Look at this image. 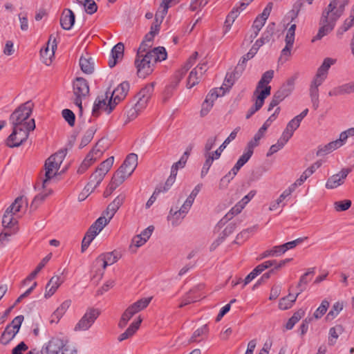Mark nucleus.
I'll return each instance as SVG.
<instances>
[{
  "mask_svg": "<svg viewBox=\"0 0 354 354\" xmlns=\"http://www.w3.org/2000/svg\"><path fill=\"white\" fill-rule=\"evenodd\" d=\"M33 106L34 104L31 101H27L18 106L10 115V121L12 125V132L6 141L8 147L20 146L26 141L30 132L35 129V120H28Z\"/></svg>",
  "mask_w": 354,
  "mask_h": 354,
  "instance_id": "f257e3e1",
  "label": "nucleus"
},
{
  "mask_svg": "<svg viewBox=\"0 0 354 354\" xmlns=\"http://www.w3.org/2000/svg\"><path fill=\"white\" fill-rule=\"evenodd\" d=\"M349 0H331L327 8L323 10L319 21L320 27L312 41L321 39L335 28L336 22L343 15Z\"/></svg>",
  "mask_w": 354,
  "mask_h": 354,
  "instance_id": "f03ea898",
  "label": "nucleus"
},
{
  "mask_svg": "<svg viewBox=\"0 0 354 354\" xmlns=\"http://www.w3.org/2000/svg\"><path fill=\"white\" fill-rule=\"evenodd\" d=\"M155 62L152 59L151 53L136 55L135 66L137 68V75L139 77L145 78L153 71Z\"/></svg>",
  "mask_w": 354,
  "mask_h": 354,
  "instance_id": "7ed1b4c3",
  "label": "nucleus"
},
{
  "mask_svg": "<svg viewBox=\"0 0 354 354\" xmlns=\"http://www.w3.org/2000/svg\"><path fill=\"white\" fill-rule=\"evenodd\" d=\"M73 94L75 95L74 104L82 112V100L89 95L88 83L83 77H77L73 83Z\"/></svg>",
  "mask_w": 354,
  "mask_h": 354,
  "instance_id": "20e7f679",
  "label": "nucleus"
},
{
  "mask_svg": "<svg viewBox=\"0 0 354 354\" xmlns=\"http://www.w3.org/2000/svg\"><path fill=\"white\" fill-rule=\"evenodd\" d=\"M151 297L142 298L129 306L122 315L118 323L120 328H124L131 318L137 313L145 308L150 303Z\"/></svg>",
  "mask_w": 354,
  "mask_h": 354,
  "instance_id": "39448f33",
  "label": "nucleus"
},
{
  "mask_svg": "<svg viewBox=\"0 0 354 354\" xmlns=\"http://www.w3.org/2000/svg\"><path fill=\"white\" fill-rule=\"evenodd\" d=\"M100 315V310L95 308H89L75 325V330H87L94 324Z\"/></svg>",
  "mask_w": 354,
  "mask_h": 354,
  "instance_id": "423d86ee",
  "label": "nucleus"
},
{
  "mask_svg": "<svg viewBox=\"0 0 354 354\" xmlns=\"http://www.w3.org/2000/svg\"><path fill=\"white\" fill-rule=\"evenodd\" d=\"M109 98V95L107 93H105L104 96H98L94 102L92 115L95 117H98L100 113V111H104L108 114H109L115 108V105L110 98L106 102Z\"/></svg>",
  "mask_w": 354,
  "mask_h": 354,
  "instance_id": "0eeeda50",
  "label": "nucleus"
},
{
  "mask_svg": "<svg viewBox=\"0 0 354 354\" xmlns=\"http://www.w3.org/2000/svg\"><path fill=\"white\" fill-rule=\"evenodd\" d=\"M122 255L120 252L113 250L111 252H106L100 255L95 261V264L97 266L102 267L105 270L108 266L112 265L117 262Z\"/></svg>",
  "mask_w": 354,
  "mask_h": 354,
  "instance_id": "6e6552de",
  "label": "nucleus"
},
{
  "mask_svg": "<svg viewBox=\"0 0 354 354\" xmlns=\"http://www.w3.org/2000/svg\"><path fill=\"white\" fill-rule=\"evenodd\" d=\"M65 272L66 270L64 269L62 272H59V274L53 276L49 280L46 286V291L44 294V297L46 298H49L53 296L58 288L61 286V284L64 283L65 281V277L63 275Z\"/></svg>",
  "mask_w": 354,
  "mask_h": 354,
  "instance_id": "1a4fd4ad",
  "label": "nucleus"
},
{
  "mask_svg": "<svg viewBox=\"0 0 354 354\" xmlns=\"http://www.w3.org/2000/svg\"><path fill=\"white\" fill-rule=\"evenodd\" d=\"M270 91L271 86H268L261 90V93L258 95L253 94V96L255 97V103L248 111V113L245 115L247 119H249L253 114H254L263 106L265 99L270 94Z\"/></svg>",
  "mask_w": 354,
  "mask_h": 354,
  "instance_id": "9d476101",
  "label": "nucleus"
},
{
  "mask_svg": "<svg viewBox=\"0 0 354 354\" xmlns=\"http://www.w3.org/2000/svg\"><path fill=\"white\" fill-rule=\"evenodd\" d=\"M351 171L352 169L351 168H344L339 173L331 176L326 181V187L332 189L342 185Z\"/></svg>",
  "mask_w": 354,
  "mask_h": 354,
  "instance_id": "9b49d317",
  "label": "nucleus"
},
{
  "mask_svg": "<svg viewBox=\"0 0 354 354\" xmlns=\"http://www.w3.org/2000/svg\"><path fill=\"white\" fill-rule=\"evenodd\" d=\"M64 347L62 340L58 338L51 339L41 349V354H59Z\"/></svg>",
  "mask_w": 354,
  "mask_h": 354,
  "instance_id": "f8f14e48",
  "label": "nucleus"
},
{
  "mask_svg": "<svg viewBox=\"0 0 354 354\" xmlns=\"http://www.w3.org/2000/svg\"><path fill=\"white\" fill-rule=\"evenodd\" d=\"M57 48L56 39L50 35L47 44V47L44 49H41L40 54L43 58V62L48 66L51 63V57L54 55L55 50Z\"/></svg>",
  "mask_w": 354,
  "mask_h": 354,
  "instance_id": "ddd939ff",
  "label": "nucleus"
},
{
  "mask_svg": "<svg viewBox=\"0 0 354 354\" xmlns=\"http://www.w3.org/2000/svg\"><path fill=\"white\" fill-rule=\"evenodd\" d=\"M53 158H48L45 162V178L42 181V187L45 188L50 180L54 177L58 169H59V165H55V162L53 161Z\"/></svg>",
  "mask_w": 354,
  "mask_h": 354,
  "instance_id": "4468645a",
  "label": "nucleus"
},
{
  "mask_svg": "<svg viewBox=\"0 0 354 354\" xmlns=\"http://www.w3.org/2000/svg\"><path fill=\"white\" fill-rule=\"evenodd\" d=\"M129 90V84L127 82H123L113 91L110 98L115 106L126 97Z\"/></svg>",
  "mask_w": 354,
  "mask_h": 354,
  "instance_id": "2eb2a0df",
  "label": "nucleus"
},
{
  "mask_svg": "<svg viewBox=\"0 0 354 354\" xmlns=\"http://www.w3.org/2000/svg\"><path fill=\"white\" fill-rule=\"evenodd\" d=\"M272 7V3H268L262 13L256 17L252 26V30H255L259 32L261 30L270 14Z\"/></svg>",
  "mask_w": 354,
  "mask_h": 354,
  "instance_id": "dca6fc26",
  "label": "nucleus"
},
{
  "mask_svg": "<svg viewBox=\"0 0 354 354\" xmlns=\"http://www.w3.org/2000/svg\"><path fill=\"white\" fill-rule=\"evenodd\" d=\"M75 15L69 8H65L60 17V25L64 30H69L74 25Z\"/></svg>",
  "mask_w": 354,
  "mask_h": 354,
  "instance_id": "f3484780",
  "label": "nucleus"
},
{
  "mask_svg": "<svg viewBox=\"0 0 354 354\" xmlns=\"http://www.w3.org/2000/svg\"><path fill=\"white\" fill-rule=\"evenodd\" d=\"M124 198L125 196L124 195L118 196L113 201L108 205L106 209L103 212V215L111 221L120 207L122 205Z\"/></svg>",
  "mask_w": 354,
  "mask_h": 354,
  "instance_id": "a211bd4d",
  "label": "nucleus"
},
{
  "mask_svg": "<svg viewBox=\"0 0 354 354\" xmlns=\"http://www.w3.org/2000/svg\"><path fill=\"white\" fill-rule=\"evenodd\" d=\"M138 165V156L136 153L129 154L124 160L122 165L119 167L122 171L129 174L130 176L132 174Z\"/></svg>",
  "mask_w": 354,
  "mask_h": 354,
  "instance_id": "6ab92c4d",
  "label": "nucleus"
},
{
  "mask_svg": "<svg viewBox=\"0 0 354 354\" xmlns=\"http://www.w3.org/2000/svg\"><path fill=\"white\" fill-rule=\"evenodd\" d=\"M130 175L125 171H122V169L118 168L115 171L112 179L109 185V189L111 192H113L118 186H120L127 178Z\"/></svg>",
  "mask_w": 354,
  "mask_h": 354,
  "instance_id": "aec40b11",
  "label": "nucleus"
},
{
  "mask_svg": "<svg viewBox=\"0 0 354 354\" xmlns=\"http://www.w3.org/2000/svg\"><path fill=\"white\" fill-rule=\"evenodd\" d=\"M336 60L330 57L324 59L322 64L317 69L315 78L324 81L327 77L328 71L331 65L335 63Z\"/></svg>",
  "mask_w": 354,
  "mask_h": 354,
  "instance_id": "412c9836",
  "label": "nucleus"
},
{
  "mask_svg": "<svg viewBox=\"0 0 354 354\" xmlns=\"http://www.w3.org/2000/svg\"><path fill=\"white\" fill-rule=\"evenodd\" d=\"M124 46L122 42L118 43L111 50V58L109 60V66L113 68L118 59L123 57Z\"/></svg>",
  "mask_w": 354,
  "mask_h": 354,
  "instance_id": "4be33fe9",
  "label": "nucleus"
},
{
  "mask_svg": "<svg viewBox=\"0 0 354 354\" xmlns=\"http://www.w3.org/2000/svg\"><path fill=\"white\" fill-rule=\"evenodd\" d=\"M142 322V319L140 316H139L137 320L133 322L128 327V328L119 335L118 338V341L122 342L133 336L138 330Z\"/></svg>",
  "mask_w": 354,
  "mask_h": 354,
  "instance_id": "5701e85b",
  "label": "nucleus"
},
{
  "mask_svg": "<svg viewBox=\"0 0 354 354\" xmlns=\"http://www.w3.org/2000/svg\"><path fill=\"white\" fill-rule=\"evenodd\" d=\"M274 77V71L269 70L265 72L262 76L261 80L257 84L255 91H254V95H258L261 93V90L264 89L269 86L268 84L272 81Z\"/></svg>",
  "mask_w": 354,
  "mask_h": 354,
  "instance_id": "b1692460",
  "label": "nucleus"
},
{
  "mask_svg": "<svg viewBox=\"0 0 354 354\" xmlns=\"http://www.w3.org/2000/svg\"><path fill=\"white\" fill-rule=\"evenodd\" d=\"M183 205L180 208L179 210L174 211L173 209H171L169 211V214L167 216V219L171 223V225L173 226H177L178 225L185 215L188 213L189 209H187L186 212H183Z\"/></svg>",
  "mask_w": 354,
  "mask_h": 354,
  "instance_id": "393cba45",
  "label": "nucleus"
},
{
  "mask_svg": "<svg viewBox=\"0 0 354 354\" xmlns=\"http://www.w3.org/2000/svg\"><path fill=\"white\" fill-rule=\"evenodd\" d=\"M198 288L190 290L183 298L179 305L180 308H183L191 303L196 302L200 299L201 296L198 293Z\"/></svg>",
  "mask_w": 354,
  "mask_h": 354,
  "instance_id": "a878e982",
  "label": "nucleus"
},
{
  "mask_svg": "<svg viewBox=\"0 0 354 354\" xmlns=\"http://www.w3.org/2000/svg\"><path fill=\"white\" fill-rule=\"evenodd\" d=\"M315 268H310L308 272L304 273L301 277L297 284L298 294H301L303 291L306 289L307 284L312 279V275H313Z\"/></svg>",
  "mask_w": 354,
  "mask_h": 354,
  "instance_id": "bb28decb",
  "label": "nucleus"
},
{
  "mask_svg": "<svg viewBox=\"0 0 354 354\" xmlns=\"http://www.w3.org/2000/svg\"><path fill=\"white\" fill-rule=\"evenodd\" d=\"M203 187V184H198L194 189L192 191L189 196L187 198L186 201L183 204V212H186L187 209H190L191 207L193 205V203L195 200V198L200 192L201 188Z\"/></svg>",
  "mask_w": 354,
  "mask_h": 354,
  "instance_id": "cd10ccee",
  "label": "nucleus"
},
{
  "mask_svg": "<svg viewBox=\"0 0 354 354\" xmlns=\"http://www.w3.org/2000/svg\"><path fill=\"white\" fill-rule=\"evenodd\" d=\"M12 213L6 209L2 218V225L3 228L7 230L17 229L15 225L17 223V221L14 218Z\"/></svg>",
  "mask_w": 354,
  "mask_h": 354,
  "instance_id": "c85d7f7f",
  "label": "nucleus"
},
{
  "mask_svg": "<svg viewBox=\"0 0 354 354\" xmlns=\"http://www.w3.org/2000/svg\"><path fill=\"white\" fill-rule=\"evenodd\" d=\"M299 295V294H298V292H297L295 295L289 293L287 296L281 298L279 302V308L281 310H287L290 308L296 301Z\"/></svg>",
  "mask_w": 354,
  "mask_h": 354,
  "instance_id": "c756f323",
  "label": "nucleus"
},
{
  "mask_svg": "<svg viewBox=\"0 0 354 354\" xmlns=\"http://www.w3.org/2000/svg\"><path fill=\"white\" fill-rule=\"evenodd\" d=\"M14 328H11V326L7 325L4 331L2 333L0 337V343L6 345L8 344L17 334Z\"/></svg>",
  "mask_w": 354,
  "mask_h": 354,
  "instance_id": "7c9ffc66",
  "label": "nucleus"
},
{
  "mask_svg": "<svg viewBox=\"0 0 354 354\" xmlns=\"http://www.w3.org/2000/svg\"><path fill=\"white\" fill-rule=\"evenodd\" d=\"M92 58L91 57H83L82 56L80 59V66L81 70L86 74H91L94 71L93 63L91 62Z\"/></svg>",
  "mask_w": 354,
  "mask_h": 354,
  "instance_id": "2f4dec72",
  "label": "nucleus"
},
{
  "mask_svg": "<svg viewBox=\"0 0 354 354\" xmlns=\"http://www.w3.org/2000/svg\"><path fill=\"white\" fill-rule=\"evenodd\" d=\"M239 14L240 12L238 8H233L227 15L223 26L224 33H227L230 30L234 21Z\"/></svg>",
  "mask_w": 354,
  "mask_h": 354,
  "instance_id": "473e14b6",
  "label": "nucleus"
},
{
  "mask_svg": "<svg viewBox=\"0 0 354 354\" xmlns=\"http://www.w3.org/2000/svg\"><path fill=\"white\" fill-rule=\"evenodd\" d=\"M96 131L97 128L95 126H92L84 132L79 146L80 149L86 147L92 140Z\"/></svg>",
  "mask_w": 354,
  "mask_h": 354,
  "instance_id": "72a5a7b5",
  "label": "nucleus"
},
{
  "mask_svg": "<svg viewBox=\"0 0 354 354\" xmlns=\"http://www.w3.org/2000/svg\"><path fill=\"white\" fill-rule=\"evenodd\" d=\"M299 127L297 124V122H295L294 120H291L287 124L285 130L283 131L281 138L284 141H288L290 138L292 136L294 131Z\"/></svg>",
  "mask_w": 354,
  "mask_h": 354,
  "instance_id": "f704fd0d",
  "label": "nucleus"
},
{
  "mask_svg": "<svg viewBox=\"0 0 354 354\" xmlns=\"http://www.w3.org/2000/svg\"><path fill=\"white\" fill-rule=\"evenodd\" d=\"M254 152V150L249 148V147H246L245 151L242 154V156L239 158L236 163L234 167H236V169H240L251 158Z\"/></svg>",
  "mask_w": 354,
  "mask_h": 354,
  "instance_id": "c9c22d12",
  "label": "nucleus"
},
{
  "mask_svg": "<svg viewBox=\"0 0 354 354\" xmlns=\"http://www.w3.org/2000/svg\"><path fill=\"white\" fill-rule=\"evenodd\" d=\"M149 53H151L152 59H153L155 63L167 59V52L164 47L154 48L151 51H149Z\"/></svg>",
  "mask_w": 354,
  "mask_h": 354,
  "instance_id": "e433bc0d",
  "label": "nucleus"
},
{
  "mask_svg": "<svg viewBox=\"0 0 354 354\" xmlns=\"http://www.w3.org/2000/svg\"><path fill=\"white\" fill-rule=\"evenodd\" d=\"M24 203L27 205L26 198L24 196H19L6 209L15 215L17 212H19L21 210L22 205Z\"/></svg>",
  "mask_w": 354,
  "mask_h": 354,
  "instance_id": "4c0bfd02",
  "label": "nucleus"
},
{
  "mask_svg": "<svg viewBox=\"0 0 354 354\" xmlns=\"http://www.w3.org/2000/svg\"><path fill=\"white\" fill-rule=\"evenodd\" d=\"M154 89V83L147 84L142 88L140 91L137 94L136 97H142L147 101L151 98Z\"/></svg>",
  "mask_w": 354,
  "mask_h": 354,
  "instance_id": "58836bf2",
  "label": "nucleus"
},
{
  "mask_svg": "<svg viewBox=\"0 0 354 354\" xmlns=\"http://www.w3.org/2000/svg\"><path fill=\"white\" fill-rule=\"evenodd\" d=\"M205 161L203 165L201 172V178L205 177L209 170L210 167L212 166L213 161L214 160H217V158H214V156L212 153H204Z\"/></svg>",
  "mask_w": 354,
  "mask_h": 354,
  "instance_id": "ea45409f",
  "label": "nucleus"
},
{
  "mask_svg": "<svg viewBox=\"0 0 354 354\" xmlns=\"http://www.w3.org/2000/svg\"><path fill=\"white\" fill-rule=\"evenodd\" d=\"M343 328L341 325H337L335 327H332L329 330L328 344L330 345H334L336 342V339L339 337V333H342Z\"/></svg>",
  "mask_w": 354,
  "mask_h": 354,
  "instance_id": "a19ab883",
  "label": "nucleus"
},
{
  "mask_svg": "<svg viewBox=\"0 0 354 354\" xmlns=\"http://www.w3.org/2000/svg\"><path fill=\"white\" fill-rule=\"evenodd\" d=\"M114 162V157L111 156L108 158L106 160L100 163L98 167L96 169L100 173L104 174V176L111 168Z\"/></svg>",
  "mask_w": 354,
  "mask_h": 354,
  "instance_id": "79ce46f5",
  "label": "nucleus"
},
{
  "mask_svg": "<svg viewBox=\"0 0 354 354\" xmlns=\"http://www.w3.org/2000/svg\"><path fill=\"white\" fill-rule=\"evenodd\" d=\"M201 75L198 73V68H194L189 73L187 79V87L192 88L198 84Z\"/></svg>",
  "mask_w": 354,
  "mask_h": 354,
  "instance_id": "37998d69",
  "label": "nucleus"
},
{
  "mask_svg": "<svg viewBox=\"0 0 354 354\" xmlns=\"http://www.w3.org/2000/svg\"><path fill=\"white\" fill-rule=\"evenodd\" d=\"M324 82L322 80H318L314 77L311 82L310 86V99L319 98V86L322 85Z\"/></svg>",
  "mask_w": 354,
  "mask_h": 354,
  "instance_id": "c03bdc74",
  "label": "nucleus"
},
{
  "mask_svg": "<svg viewBox=\"0 0 354 354\" xmlns=\"http://www.w3.org/2000/svg\"><path fill=\"white\" fill-rule=\"evenodd\" d=\"M241 75H237L236 71L234 70L233 72L229 73H227L223 86L220 88V89H223V86L226 87V89H229L232 87V86L234 84L235 81L240 77Z\"/></svg>",
  "mask_w": 354,
  "mask_h": 354,
  "instance_id": "a18cd8bd",
  "label": "nucleus"
},
{
  "mask_svg": "<svg viewBox=\"0 0 354 354\" xmlns=\"http://www.w3.org/2000/svg\"><path fill=\"white\" fill-rule=\"evenodd\" d=\"M354 93V82L343 84L335 88V95H344Z\"/></svg>",
  "mask_w": 354,
  "mask_h": 354,
  "instance_id": "49530a36",
  "label": "nucleus"
},
{
  "mask_svg": "<svg viewBox=\"0 0 354 354\" xmlns=\"http://www.w3.org/2000/svg\"><path fill=\"white\" fill-rule=\"evenodd\" d=\"M282 250L281 249V245L274 246L270 250H267L264 251L260 256L259 259H262L268 257H278L283 254Z\"/></svg>",
  "mask_w": 354,
  "mask_h": 354,
  "instance_id": "de8ad7c7",
  "label": "nucleus"
},
{
  "mask_svg": "<svg viewBox=\"0 0 354 354\" xmlns=\"http://www.w3.org/2000/svg\"><path fill=\"white\" fill-rule=\"evenodd\" d=\"M353 25H354V16H353V15H351V16L344 21L343 24L337 30V35H343L345 32H346L348 30H349Z\"/></svg>",
  "mask_w": 354,
  "mask_h": 354,
  "instance_id": "09e8293b",
  "label": "nucleus"
},
{
  "mask_svg": "<svg viewBox=\"0 0 354 354\" xmlns=\"http://www.w3.org/2000/svg\"><path fill=\"white\" fill-rule=\"evenodd\" d=\"M266 130L261 127L259 131L255 133L252 140H251L247 145L249 148L254 150V147L259 145V142L264 136Z\"/></svg>",
  "mask_w": 354,
  "mask_h": 354,
  "instance_id": "8fccbe9b",
  "label": "nucleus"
},
{
  "mask_svg": "<svg viewBox=\"0 0 354 354\" xmlns=\"http://www.w3.org/2000/svg\"><path fill=\"white\" fill-rule=\"evenodd\" d=\"M306 239H307V237L298 238L294 241L287 242L284 244L280 245L281 249L282 250V252L284 254L288 250L293 249L299 244L303 243V241Z\"/></svg>",
  "mask_w": 354,
  "mask_h": 354,
  "instance_id": "3c124183",
  "label": "nucleus"
},
{
  "mask_svg": "<svg viewBox=\"0 0 354 354\" xmlns=\"http://www.w3.org/2000/svg\"><path fill=\"white\" fill-rule=\"evenodd\" d=\"M100 141L96 143L95 147L86 155L87 157L91 158V160L95 162L97 159L101 157L103 154V149L99 146Z\"/></svg>",
  "mask_w": 354,
  "mask_h": 354,
  "instance_id": "603ef678",
  "label": "nucleus"
},
{
  "mask_svg": "<svg viewBox=\"0 0 354 354\" xmlns=\"http://www.w3.org/2000/svg\"><path fill=\"white\" fill-rule=\"evenodd\" d=\"M164 18H161V13L160 12V10H158L155 15V21L151 26L150 31L156 35L159 32L160 24L162 22Z\"/></svg>",
  "mask_w": 354,
  "mask_h": 354,
  "instance_id": "864d4df0",
  "label": "nucleus"
},
{
  "mask_svg": "<svg viewBox=\"0 0 354 354\" xmlns=\"http://www.w3.org/2000/svg\"><path fill=\"white\" fill-rule=\"evenodd\" d=\"M329 307V302L324 299L322 301L321 305L317 308L313 314L315 319L321 318L326 312Z\"/></svg>",
  "mask_w": 354,
  "mask_h": 354,
  "instance_id": "5fc2aeb1",
  "label": "nucleus"
},
{
  "mask_svg": "<svg viewBox=\"0 0 354 354\" xmlns=\"http://www.w3.org/2000/svg\"><path fill=\"white\" fill-rule=\"evenodd\" d=\"M104 176V174L95 170V172L91 174L88 183L96 188L103 180Z\"/></svg>",
  "mask_w": 354,
  "mask_h": 354,
  "instance_id": "6e6d98bb",
  "label": "nucleus"
},
{
  "mask_svg": "<svg viewBox=\"0 0 354 354\" xmlns=\"http://www.w3.org/2000/svg\"><path fill=\"white\" fill-rule=\"evenodd\" d=\"M207 326L204 325L202 327L196 330L189 340V343L198 342L200 340L198 339L199 337L207 333Z\"/></svg>",
  "mask_w": 354,
  "mask_h": 354,
  "instance_id": "4d7b16f0",
  "label": "nucleus"
},
{
  "mask_svg": "<svg viewBox=\"0 0 354 354\" xmlns=\"http://www.w3.org/2000/svg\"><path fill=\"white\" fill-rule=\"evenodd\" d=\"M63 118L71 127H73L75 122V115L73 112L68 109H65L62 112Z\"/></svg>",
  "mask_w": 354,
  "mask_h": 354,
  "instance_id": "13d9d810",
  "label": "nucleus"
},
{
  "mask_svg": "<svg viewBox=\"0 0 354 354\" xmlns=\"http://www.w3.org/2000/svg\"><path fill=\"white\" fill-rule=\"evenodd\" d=\"M287 141H284L283 139H282L281 137L278 140L277 142L274 145H272L267 153V156H270L271 155L274 154V153L279 151L283 147V146L287 143Z\"/></svg>",
  "mask_w": 354,
  "mask_h": 354,
  "instance_id": "bf43d9fd",
  "label": "nucleus"
},
{
  "mask_svg": "<svg viewBox=\"0 0 354 354\" xmlns=\"http://www.w3.org/2000/svg\"><path fill=\"white\" fill-rule=\"evenodd\" d=\"M351 206V201L350 200H344L336 201L334 203L335 209L337 212H343L349 209Z\"/></svg>",
  "mask_w": 354,
  "mask_h": 354,
  "instance_id": "052dcab7",
  "label": "nucleus"
},
{
  "mask_svg": "<svg viewBox=\"0 0 354 354\" xmlns=\"http://www.w3.org/2000/svg\"><path fill=\"white\" fill-rule=\"evenodd\" d=\"M95 189V187H94L93 186L91 185V184H89L88 183L87 185L84 187L82 192L79 194L78 201H84L93 192Z\"/></svg>",
  "mask_w": 354,
  "mask_h": 354,
  "instance_id": "680f3d73",
  "label": "nucleus"
},
{
  "mask_svg": "<svg viewBox=\"0 0 354 354\" xmlns=\"http://www.w3.org/2000/svg\"><path fill=\"white\" fill-rule=\"evenodd\" d=\"M48 196V194H39L35 196L30 204V209L35 210Z\"/></svg>",
  "mask_w": 354,
  "mask_h": 354,
  "instance_id": "e2e57ef3",
  "label": "nucleus"
},
{
  "mask_svg": "<svg viewBox=\"0 0 354 354\" xmlns=\"http://www.w3.org/2000/svg\"><path fill=\"white\" fill-rule=\"evenodd\" d=\"M66 155V149H61L58 151L57 153L51 155L50 158H53V161L55 162V165H61L62 162H63L65 156Z\"/></svg>",
  "mask_w": 354,
  "mask_h": 354,
  "instance_id": "0e129e2a",
  "label": "nucleus"
},
{
  "mask_svg": "<svg viewBox=\"0 0 354 354\" xmlns=\"http://www.w3.org/2000/svg\"><path fill=\"white\" fill-rule=\"evenodd\" d=\"M187 71L188 70L184 66H183L181 68L176 71L174 77V81L172 82V86L174 87L177 86L178 83L181 81V80L183 78V77L185 75Z\"/></svg>",
  "mask_w": 354,
  "mask_h": 354,
  "instance_id": "69168bd1",
  "label": "nucleus"
},
{
  "mask_svg": "<svg viewBox=\"0 0 354 354\" xmlns=\"http://www.w3.org/2000/svg\"><path fill=\"white\" fill-rule=\"evenodd\" d=\"M343 309V304L340 302H336L333 304L332 309L329 311L327 315V318L333 319L336 317L339 312Z\"/></svg>",
  "mask_w": 354,
  "mask_h": 354,
  "instance_id": "338daca9",
  "label": "nucleus"
},
{
  "mask_svg": "<svg viewBox=\"0 0 354 354\" xmlns=\"http://www.w3.org/2000/svg\"><path fill=\"white\" fill-rule=\"evenodd\" d=\"M207 3H208L206 1V0H192L189 5V9L192 11L200 10Z\"/></svg>",
  "mask_w": 354,
  "mask_h": 354,
  "instance_id": "774afa93",
  "label": "nucleus"
}]
</instances>
